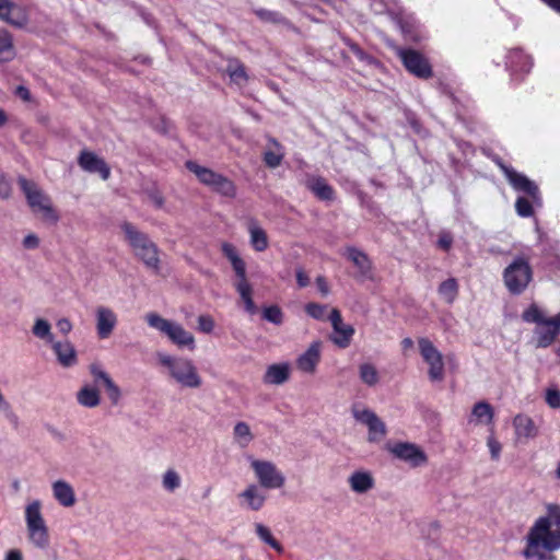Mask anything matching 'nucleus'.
Returning <instances> with one entry per match:
<instances>
[{"label": "nucleus", "instance_id": "nucleus-36", "mask_svg": "<svg viewBox=\"0 0 560 560\" xmlns=\"http://www.w3.org/2000/svg\"><path fill=\"white\" fill-rule=\"evenodd\" d=\"M211 187L213 190L225 197H234L236 192V188L233 182L221 174L218 175Z\"/></svg>", "mask_w": 560, "mask_h": 560}, {"label": "nucleus", "instance_id": "nucleus-7", "mask_svg": "<svg viewBox=\"0 0 560 560\" xmlns=\"http://www.w3.org/2000/svg\"><path fill=\"white\" fill-rule=\"evenodd\" d=\"M39 501H33L25 509V521L30 541L39 549H46L49 545L48 527L40 512Z\"/></svg>", "mask_w": 560, "mask_h": 560}, {"label": "nucleus", "instance_id": "nucleus-1", "mask_svg": "<svg viewBox=\"0 0 560 560\" xmlns=\"http://www.w3.org/2000/svg\"><path fill=\"white\" fill-rule=\"evenodd\" d=\"M522 551L525 559L555 560L552 552L560 548V533L552 529V520L541 516L536 520L525 537Z\"/></svg>", "mask_w": 560, "mask_h": 560}, {"label": "nucleus", "instance_id": "nucleus-6", "mask_svg": "<svg viewBox=\"0 0 560 560\" xmlns=\"http://www.w3.org/2000/svg\"><path fill=\"white\" fill-rule=\"evenodd\" d=\"M503 280L511 294H522L533 280V269L524 257L515 258L503 271Z\"/></svg>", "mask_w": 560, "mask_h": 560}, {"label": "nucleus", "instance_id": "nucleus-52", "mask_svg": "<svg viewBox=\"0 0 560 560\" xmlns=\"http://www.w3.org/2000/svg\"><path fill=\"white\" fill-rule=\"evenodd\" d=\"M232 267H233L236 276L240 278L238 282H247L246 265L241 257L238 259H236L234 262H232Z\"/></svg>", "mask_w": 560, "mask_h": 560}, {"label": "nucleus", "instance_id": "nucleus-46", "mask_svg": "<svg viewBox=\"0 0 560 560\" xmlns=\"http://www.w3.org/2000/svg\"><path fill=\"white\" fill-rule=\"evenodd\" d=\"M327 306L318 303H308L305 305V312L315 319H324Z\"/></svg>", "mask_w": 560, "mask_h": 560}, {"label": "nucleus", "instance_id": "nucleus-11", "mask_svg": "<svg viewBox=\"0 0 560 560\" xmlns=\"http://www.w3.org/2000/svg\"><path fill=\"white\" fill-rule=\"evenodd\" d=\"M387 451L396 458L408 463L411 467H420L428 463V456L423 450L415 443L397 442L387 444Z\"/></svg>", "mask_w": 560, "mask_h": 560}, {"label": "nucleus", "instance_id": "nucleus-38", "mask_svg": "<svg viewBox=\"0 0 560 560\" xmlns=\"http://www.w3.org/2000/svg\"><path fill=\"white\" fill-rule=\"evenodd\" d=\"M180 483V476L175 469L170 468L162 476V487L168 492L177 490Z\"/></svg>", "mask_w": 560, "mask_h": 560}, {"label": "nucleus", "instance_id": "nucleus-43", "mask_svg": "<svg viewBox=\"0 0 560 560\" xmlns=\"http://www.w3.org/2000/svg\"><path fill=\"white\" fill-rule=\"evenodd\" d=\"M262 318L275 325H281L283 323V313L278 305L267 306L262 310Z\"/></svg>", "mask_w": 560, "mask_h": 560}, {"label": "nucleus", "instance_id": "nucleus-39", "mask_svg": "<svg viewBox=\"0 0 560 560\" xmlns=\"http://www.w3.org/2000/svg\"><path fill=\"white\" fill-rule=\"evenodd\" d=\"M458 291L457 281L454 278H450L443 281L439 287V293L445 299L447 303H452Z\"/></svg>", "mask_w": 560, "mask_h": 560}, {"label": "nucleus", "instance_id": "nucleus-55", "mask_svg": "<svg viewBox=\"0 0 560 560\" xmlns=\"http://www.w3.org/2000/svg\"><path fill=\"white\" fill-rule=\"evenodd\" d=\"M198 325L201 331L211 332L214 327V322L210 316L201 315L198 317Z\"/></svg>", "mask_w": 560, "mask_h": 560}, {"label": "nucleus", "instance_id": "nucleus-62", "mask_svg": "<svg viewBox=\"0 0 560 560\" xmlns=\"http://www.w3.org/2000/svg\"><path fill=\"white\" fill-rule=\"evenodd\" d=\"M15 95L19 96L20 98H22L25 102H30L31 101V92L24 85H19L15 89Z\"/></svg>", "mask_w": 560, "mask_h": 560}, {"label": "nucleus", "instance_id": "nucleus-12", "mask_svg": "<svg viewBox=\"0 0 560 560\" xmlns=\"http://www.w3.org/2000/svg\"><path fill=\"white\" fill-rule=\"evenodd\" d=\"M352 415L354 419L363 424H365L369 429L368 441L370 443H376L383 440L387 434L386 424L371 409H358L355 407L352 408Z\"/></svg>", "mask_w": 560, "mask_h": 560}, {"label": "nucleus", "instance_id": "nucleus-30", "mask_svg": "<svg viewBox=\"0 0 560 560\" xmlns=\"http://www.w3.org/2000/svg\"><path fill=\"white\" fill-rule=\"evenodd\" d=\"M186 166L190 172H192L198 177V179L202 184L208 185V186H212L215 178L219 175L218 173L213 172L212 170L202 167L192 161H188L186 163Z\"/></svg>", "mask_w": 560, "mask_h": 560}, {"label": "nucleus", "instance_id": "nucleus-54", "mask_svg": "<svg viewBox=\"0 0 560 560\" xmlns=\"http://www.w3.org/2000/svg\"><path fill=\"white\" fill-rule=\"evenodd\" d=\"M546 401L551 408L560 407V392L557 389H548Z\"/></svg>", "mask_w": 560, "mask_h": 560}, {"label": "nucleus", "instance_id": "nucleus-32", "mask_svg": "<svg viewBox=\"0 0 560 560\" xmlns=\"http://www.w3.org/2000/svg\"><path fill=\"white\" fill-rule=\"evenodd\" d=\"M308 187L322 200H331L334 198L332 188L322 177L310 180Z\"/></svg>", "mask_w": 560, "mask_h": 560}, {"label": "nucleus", "instance_id": "nucleus-50", "mask_svg": "<svg viewBox=\"0 0 560 560\" xmlns=\"http://www.w3.org/2000/svg\"><path fill=\"white\" fill-rule=\"evenodd\" d=\"M230 78L234 83H236L238 85L245 84L248 80V77L245 71L244 65L242 67H237L235 70L231 71Z\"/></svg>", "mask_w": 560, "mask_h": 560}, {"label": "nucleus", "instance_id": "nucleus-57", "mask_svg": "<svg viewBox=\"0 0 560 560\" xmlns=\"http://www.w3.org/2000/svg\"><path fill=\"white\" fill-rule=\"evenodd\" d=\"M257 15L264 21L277 22L279 21L280 14L272 11L259 10Z\"/></svg>", "mask_w": 560, "mask_h": 560}, {"label": "nucleus", "instance_id": "nucleus-2", "mask_svg": "<svg viewBox=\"0 0 560 560\" xmlns=\"http://www.w3.org/2000/svg\"><path fill=\"white\" fill-rule=\"evenodd\" d=\"M125 234V240L131 247L133 255L141 260L148 269L153 270L155 273L160 271V250L156 244L149 237L148 234L138 230L130 222H122L120 225Z\"/></svg>", "mask_w": 560, "mask_h": 560}, {"label": "nucleus", "instance_id": "nucleus-44", "mask_svg": "<svg viewBox=\"0 0 560 560\" xmlns=\"http://www.w3.org/2000/svg\"><path fill=\"white\" fill-rule=\"evenodd\" d=\"M32 331L36 337L40 339H48L49 341L52 340V336L50 334V324L46 319H36Z\"/></svg>", "mask_w": 560, "mask_h": 560}, {"label": "nucleus", "instance_id": "nucleus-35", "mask_svg": "<svg viewBox=\"0 0 560 560\" xmlns=\"http://www.w3.org/2000/svg\"><path fill=\"white\" fill-rule=\"evenodd\" d=\"M249 233L252 245L256 250L262 252L268 247V237L261 228L256 224H252L249 226Z\"/></svg>", "mask_w": 560, "mask_h": 560}, {"label": "nucleus", "instance_id": "nucleus-26", "mask_svg": "<svg viewBox=\"0 0 560 560\" xmlns=\"http://www.w3.org/2000/svg\"><path fill=\"white\" fill-rule=\"evenodd\" d=\"M166 336L177 346L184 347H194V336L186 331L180 325L171 323V327L168 328Z\"/></svg>", "mask_w": 560, "mask_h": 560}, {"label": "nucleus", "instance_id": "nucleus-64", "mask_svg": "<svg viewBox=\"0 0 560 560\" xmlns=\"http://www.w3.org/2000/svg\"><path fill=\"white\" fill-rule=\"evenodd\" d=\"M4 560H23V556L19 549H11Z\"/></svg>", "mask_w": 560, "mask_h": 560}, {"label": "nucleus", "instance_id": "nucleus-22", "mask_svg": "<svg viewBox=\"0 0 560 560\" xmlns=\"http://www.w3.org/2000/svg\"><path fill=\"white\" fill-rule=\"evenodd\" d=\"M347 257L359 269L360 276L365 278L370 277L372 270V262L365 253L358 248L349 247L347 250Z\"/></svg>", "mask_w": 560, "mask_h": 560}, {"label": "nucleus", "instance_id": "nucleus-27", "mask_svg": "<svg viewBox=\"0 0 560 560\" xmlns=\"http://www.w3.org/2000/svg\"><path fill=\"white\" fill-rule=\"evenodd\" d=\"M513 425L517 436L534 438L537 434V429L534 421L525 415H517L513 420Z\"/></svg>", "mask_w": 560, "mask_h": 560}, {"label": "nucleus", "instance_id": "nucleus-4", "mask_svg": "<svg viewBox=\"0 0 560 560\" xmlns=\"http://www.w3.org/2000/svg\"><path fill=\"white\" fill-rule=\"evenodd\" d=\"M18 184L23 191L27 205L34 212H40L44 220L56 223L59 220L57 212L51 206V200L35 182L19 176Z\"/></svg>", "mask_w": 560, "mask_h": 560}, {"label": "nucleus", "instance_id": "nucleus-41", "mask_svg": "<svg viewBox=\"0 0 560 560\" xmlns=\"http://www.w3.org/2000/svg\"><path fill=\"white\" fill-rule=\"evenodd\" d=\"M15 55L12 37H0V62H9Z\"/></svg>", "mask_w": 560, "mask_h": 560}, {"label": "nucleus", "instance_id": "nucleus-25", "mask_svg": "<svg viewBox=\"0 0 560 560\" xmlns=\"http://www.w3.org/2000/svg\"><path fill=\"white\" fill-rule=\"evenodd\" d=\"M268 142L272 149L265 151L262 160L268 167L276 168L281 164L283 160V147L277 139L272 137H268Z\"/></svg>", "mask_w": 560, "mask_h": 560}, {"label": "nucleus", "instance_id": "nucleus-49", "mask_svg": "<svg viewBox=\"0 0 560 560\" xmlns=\"http://www.w3.org/2000/svg\"><path fill=\"white\" fill-rule=\"evenodd\" d=\"M90 372L94 376L95 383L102 382L103 385L112 380V377L103 371L97 364L90 365Z\"/></svg>", "mask_w": 560, "mask_h": 560}, {"label": "nucleus", "instance_id": "nucleus-24", "mask_svg": "<svg viewBox=\"0 0 560 560\" xmlns=\"http://www.w3.org/2000/svg\"><path fill=\"white\" fill-rule=\"evenodd\" d=\"M349 485L357 493H365L374 487V479L368 471H355L349 477Z\"/></svg>", "mask_w": 560, "mask_h": 560}, {"label": "nucleus", "instance_id": "nucleus-34", "mask_svg": "<svg viewBox=\"0 0 560 560\" xmlns=\"http://www.w3.org/2000/svg\"><path fill=\"white\" fill-rule=\"evenodd\" d=\"M233 435L242 447H246L254 439L249 425L243 421H240L234 425Z\"/></svg>", "mask_w": 560, "mask_h": 560}, {"label": "nucleus", "instance_id": "nucleus-63", "mask_svg": "<svg viewBox=\"0 0 560 560\" xmlns=\"http://www.w3.org/2000/svg\"><path fill=\"white\" fill-rule=\"evenodd\" d=\"M296 281H298V284L301 288H304V287L308 285L310 278H308V276L305 273V271L303 269H298L296 270Z\"/></svg>", "mask_w": 560, "mask_h": 560}, {"label": "nucleus", "instance_id": "nucleus-17", "mask_svg": "<svg viewBox=\"0 0 560 560\" xmlns=\"http://www.w3.org/2000/svg\"><path fill=\"white\" fill-rule=\"evenodd\" d=\"M320 347L322 343L315 341L298 358L296 366L300 371L307 374L315 373L316 366L320 361Z\"/></svg>", "mask_w": 560, "mask_h": 560}, {"label": "nucleus", "instance_id": "nucleus-59", "mask_svg": "<svg viewBox=\"0 0 560 560\" xmlns=\"http://www.w3.org/2000/svg\"><path fill=\"white\" fill-rule=\"evenodd\" d=\"M11 194V187L2 174H0V197L8 198Z\"/></svg>", "mask_w": 560, "mask_h": 560}, {"label": "nucleus", "instance_id": "nucleus-58", "mask_svg": "<svg viewBox=\"0 0 560 560\" xmlns=\"http://www.w3.org/2000/svg\"><path fill=\"white\" fill-rule=\"evenodd\" d=\"M39 245V238L35 234H28L23 240V246L25 248H36Z\"/></svg>", "mask_w": 560, "mask_h": 560}, {"label": "nucleus", "instance_id": "nucleus-31", "mask_svg": "<svg viewBox=\"0 0 560 560\" xmlns=\"http://www.w3.org/2000/svg\"><path fill=\"white\" fill-rule=\"evenodd\" d=\"M255 532L258 538L264 541L266 545L275 549L277 552L282 553L283 547L282 545L272 536L271 530L261 523L255 524Z\"/></svg>", "mask_w": 560, "mask_h": 560}, {"label": "nucleus", "instance_id": "nucleus-18", "mask_svg": "<svg viewBox=\"0 0 560 560\" xmlns=\"http://www.w3.org/2000/svg\"><path fill=\"white\" fill-rule=\"evenodd\" d=\"M238 498L242 500V505L245 509L258 512L265 505L267 495L257 485L252 483L247 486L244 491L238 493Z\"/></svg>", "mask_w": 560, "mask_h": 560}, {"label": "nucleus", "instance_id": "nucleus-33", "mask_svg": "<svg viewBox=\"0 0 560 560\" xmlns=\"http://www.w3.org/2000/svg\"><path fill=\"white\" fill-rule=\"evenodd\" d=\"M236 290L240 293L241 299L245 304L246 312H248L250 315L256 314L258 308L252 299L253 290H252L250 284L248 282H237Z\"/></svg>", "mask_w": 560, "mask_h": 560}, {"label": "nucleus", "instance_id": "nucleus-40", "mask_svg": "<svg viewBox=\"0 0 560 560\" xmlns=\"http://www.w3.org/2000/svg\"><path fill=\"white\" fill-rule=\"evenodd\" d=\"M396 23L404 35H410L418 31V21L412 15L399 14L396 16Z\"/></svg>", "mask_w": 560, "mask_h": 560}, {"label": "nucleus", "instance_id": "nucleus-48", "mask_svg": "<svg viewBox=\"0 0 560 560\" xmlns=\"http://www.w3.org/2000/svg\"><path fill=\"white\" fill-rule=\"evenodd\" d=\"M347 44L350 48V51H352L358 59L365 61L370 65L375 62L374 58L366 55L357 44L352 43L349 39H347Z\"/></svg>", "mask_w": 560, "mask_h": 560}, {"label": "nucleus", "instance_id": "nucleus-61", "mask_svg": "<svg viewBox=\"0 0 560 560\" xmlns=\"http://www.w3.org/2000/svg\"><path fill=\"white\" fill-rule=\"evenodd\" d=\"M452 242V236L447 233H444L440 235L438 244L444 250H448L451 248Z\"/></svg>", "mask_w": 560, "mask_h": 560}, {"label": "nucleus", "instance_id": "nucleus-9", "mask_svg": "<svg viewBox=\"0 0 560 560\" xmlns=\"http://www.w3.org/2000/svg\"><path fill=\"white\" fill-rule=\"evenodd\" d=\"M420 354L429 364V377L432 382H441L444 378V363L442 353L428 338L418 340Z\"/></svg>", "mask_w": 560, "mask_h": 560}, {"label": "nucleus", "instance_id": "nucleus-3", "mask_svg": "<svg viewBox=\"0 0 560 560\" xmlns=\"http://www.w3.org/2000/svg\"><path fill=\"white\" fill-rule=\"evenodd\" d=\"M526 323H535L536 348H548L560 335V312L553 317H545L539 307L533 303L522 313Z\"/></svg>", "mask_w": 560, "mask_h": 560}, {"label": "nucleus", "instance_id": "nucleus-45", "mask_svg": "<svg viewBox=\"0 0 560 560\" xmlns=\"http://www.w3.org/2000/svg\"><path fill=\"white\" fill-rule=\"evenodd\" d=\"M515 209L520 217L528 218L533 215L534 209L530 201L524 197H518L515 202Z\"/></svg>", "mask_w": 560, "mask_h": 560}, {"label": "nucleus", "instance_id": "nucleus-5", "mask_svg": "<svg viewBox=\"0 0 560 560\" xmlns=\"http://www.w3.org/2000/svg\"><path fill=\"white\" fill-rule=\"evenodd\" d=\"M159 361L162 365L168 368L172 377L182 386L198 388L201 385V378L191 361L166 354H159Z\"/></svg>", "mask_w": 560, "mask_h": 560}, {"label": "nucleus", "instance_id": "nucleus-10", "mask_svg": "<svg viewBox=\"0 0 560 560\" xmlns=\"http://www.w3.org/2000/svg\"><path fill=\"white\" fill-rule=\"evenodd\" d=\"M250 466L259 481L266 489H277L284 485V476L277 469L276 465L268 460L253 459Z\"/></svg>", "mask_w": 560, "mask_h": 560}, {"label": "nucleus", "instance_id": "nucleus-42", "mask_svg": "<svg viewBox=\"0 0 560 560\" xmlns=\"http://www.w3.org/2000/svg\"><path fill=\"white\" fill-rule=\"evenodd\" d=\"M145 320L150 327L155 328L165 335H166L168 328L171 327V323H172L171 320H167V319L161 317L156 313H148L145 315Z\"/></svg>", "mask_w": 560, "mask_h": 560}, {"label": "nucleus", "instance_id": "nucleus-19", "mask_svg": "<svg viewBox=\"0 0 560 560\" xmlns=\"http://www.w3.org/2000/svg\"><path fill=\"white\" fill-rule=\"evenodd\" d=\"M0 19L19 27L26 24V16L22 9L11 0H0Z\"/></svg>", "mask_w": 560, "mask_h": 560}, {"label": "nucleus", "instance_id": "nucleus-37", "mask_svg": "<svg viewBox=\"0 0 560 560\" xmlns=\"http://www.w3.org/2000/svg\"><path fill=\"white\" fill-rule=\"evenodd\" d=\"M359 374L361 381L369 385L374 386L378 383V373L374 365L370 363H363L359 366Z\"/></svg>", "mask_w": 560, "mask_h": 560}, {"label": "nucleus", "instance_id": "nucleus-53", "mask_svg": "<svg viewBox=\"0 0 560 560\" xmlns=\"http://www.w3.org/2000/svg\"><path fill=\"white\" fill-rule=\"evenodd\" d=\"M488 447H489L490 453H491V458L493 460L499 459L500 453H501V448H502L500 442L497 441L493 436H489L488 438Z\"/></svg>", "mask_w": 560, "mask_h": 560}, {"label": "nucleus", "instance_id": "nucleus-13", "mask_svg": "<svg viewBox=\"0 0 560 560\" xmlns=\"http://www.w3.org/2000/svg\"><path fill=\"white\" fill-rule=\"evenodd\" d=\"M502 172L515 190L527 194L533 200L538 199L539 189L533 180L508 165H502Z\"/></svg>", "mask_w": 560, "mask_h": 560}, {"label": "nucleus", "instance_id": "nucleus-20", "mask_svg": "<svg viewBox=\"0 0 560 560\" xmlns=\"http://www.w3.org/2000/svg\"><path fill=\"white\" fill-rule=\"evenodd\" d=\"M290 377V366L288 363L271 364L267 368L262 382L267 385H282Z\"/></svg>", "mask_w": 560, "mask_h": 560}, {"label": "nucleus", "instance_id": "nucleus-21", "mask_svg": "<svg viewBox=\"0 0 560 560\" xmlns=\"http://www.w3.org/2000/svg\"><path fill=\"white\" fill-rule=\"evenodd\" d=\"M52 493L55 499L65 508H71L75 504V493L71 485L65 480H57L52 483Z\"/></svg>", "mask_w": 560, "mask_h": 560}, {"label": "nucleus", "instance_id": "nucleus-15", "mask_svg": "<svg viewBox=\"0 0 560 560\" xmlns=\"http://www.w3.org/2000/svg\"><path fill=\"white\" fill-rule=\"evenodd\" d=\"M81 168L89 173H98L103 179L110 175V168L106 162L91 151L83 150L78 159Z\"/></svg>", "mask_w": 560, "mask_h": 560}, {"label": "nucleus", "instance_id": "nucleus-29", "mask_svg": "<svg viewBox=\"0 0 560 560\" xmlns=\"http://www.w3.org/2000/svg\"><path fill=\"white\" fill-rule=\"evenodd\" d=\"M493 420V409L490 404L487 401H479L475 404L471 410V419L470 421H476L477 423H486L489 424Z\"/></svg>", "mask_w": 560, "mask_h": 560}, {"label": "nucleus", "instance_id": "nucleus-60", "mask_svg": "<svg viewBox=\"0 0 560 560\" xmlns=\"http://www.w3.org/2000/svg\"><path fill=\"white\" fill-rule=\"evenodd\" d=\"M57 328L63 335H67L72 329V324L68 318H61L57 322Z\"/></svg>", "mask_w": 560, "mask_h": 560}, {"label": "nucleus", "instance_id": "nucleus-51", "mask_svg": "<svg viewBox=\"0 0 560 560\" xmlns=\"http://www.w3.org/2000/svg\"><path fill=\"white\" fill-rule=\"evenodd\" d=\"M548 516L552 520V527H555V530L560 533V506L549 505Z\"/></svg>", "mask_w": 560, "mask_h": 560}, {"label": "nucleus", "instance_id": "nucleus-16", "mask_svg": "<svg viewBox=\"0 0 560 560\" xmlns=\"http://www.w3.org/2000/svg\"><path fill=\"white\" fill-rule=\"evenodd\" d=\"M117 324V315L106 306L96 308V331L101 339L108 338Z\"/></svg>", "mask_w": 560, "mask_h": 560}, {"label": "nucleus", "instance_id": "nucleus-56", "mask_svg": "<svg viewBox=\"0 0 560 560\" xmlns=\"http://www.w3.org/2000/svg\"><path fill=\"white\" fill-rule=\"evenodd\" d=\"M222 253L231 261V264L240 258L235 247L230 243H224L222 245Z\"/></svg>", "mask_w": 560, "mask_h": 560}, {"label": "nucleus", "instance_id": "nucleus-23", "mask_svg": "<svg viewBox=\"0 0 560 560\" xmlns=\"http://www.w3.org/2000/svg\"><path fill=\"white\" fill-rule=\"evenodd\" d=\"M52 349L61 365L71 366L77 362V352L69 341L55 342Z\"/></svg>", "mask_w": 560, "mask_h": 560}, {"label": "nucleus", "instance_id": "nucleus-28", "mask_svg": "<svg viewBox=\"0 0 560 560\" xmlns=\"http://www.w3.org/2000/svg\"><path fill=\"white\" fill-rule=\"evenodd\" d=\"M77 400L83 407L94 408L101 402L100 392L85 385L77 393Z\"/></svg>", "mask_w": 560, "mask_h": 560}, {"label": "nucleus", "instance_id": "nucleus-8", "mask_svg": "<svg viewBox=\"0 0 560 560\" xmlns=\"http://www.w3.org/2000/svg\"><path fill=\"white\" fill-rule=\"evenodd\" d=\"M397 55L405 68L420 79L433 75L432 67L423 54L411 48H398Z\"/></svg>", "mask_w": 560, "mask_h": 560}, {"label": "nucleus", "instance_id": "nucleus-47", "mask_svg": "<svg viewBox=\"0 0 560 560\" xmlns=\"http://www.w3.org/2000/svg\"><path fill=\"white\" fill-rule=\"evenodd\" d=\"M104 386L112 404L117 405L121 396L120 388L114 383L113 380L105 383Z\"/></svg>", "mask_w": 560, "mask_h": 560}, {"label": "nucleus", "instance_id": "nucleus-14", "mask_svg": "<svg viewBox=\"0 0 560 560\" xmlns=\"http://www.w3.org/2000/svg\"><path fill=\"white\" fill-rule=\"evenodd\" d=\"M329 320L336 334L331 337V341L340 348H347L354 334V328L351 325L343 324L341 313L337 308L331 310Z\"/></svg>", "mask_w": 560, "mask_h": 560}]
</instances>
